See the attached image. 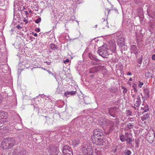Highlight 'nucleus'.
Here are the masks:
<instances>
[{
  "label": "nucleus",
  "instance_id": "f257e3e1",
  "mask_svg": "<svg viewBox=\"0 0 155 155\" xmlns=\"http://www.w3.org/2000/svg\"><path fill=\"white\" fill-rule=\"evenodd\" d=\"M93 135L91 136V139L93 143L99 146H107L109 142L105 138H101V137L103 135V131L100 129H95L93 131Z\"/></svg>",
  "mask_w": 155,
  "mask_h": 155
},
{
  "label": "nucleus",
  "instance_id": "f03ea898",
  "mask_svg": "<svg viewBox=\"0 0 155 155\" xmlns=\"http://www.w3.org/2000/svg\"><path fill=\"white\" fill-rule=\"evenodd\" d=\"M15 140L12 138H6L2 143L1 147L5 150H9L15 144Z\"/></svg>",
  "mask_w": 155,
  "mask_h": 155
},
{
  "label": "nucleus",
  "instance_id": "7ed1b4c3",
  "mask_svg": "<svg viewBox=\"0 0 155 155\" xmlns=\"http://www.w3.org/2000/svg\"><path fill=\"white\" fill-rule=\"evenodd\" d=\"M98 124L99 125L102 126L103 128L109 129V132L112 130L114 125V123L110 121L109 120H105L103 121H100Z\"/></svg>",
  "mask_w": 155,
  "mask_h": 155
},
{
  "label": "nucleus",
  "instance_id": "20e7f679",
  "mask_svg": "<svg viewBox=\"0 0 155 155\" xmlns=\"http://www.w3.org/2000/svg\"><path fill=\"white\" fill-rule=\"evenodd\" d=\"M107 45L106 44H104L100 47L98 50V54L103 58H106L110 54L109 50L108 49Z\"/></svg>",
  "mask_w": 155,
  "mask_h": 155
},
{
  "label": "nucleus",
  "instance_id": "39448f33",
  "mask_svg": "<svg viewBox=\"0 0 155 155\" xmlns=\"http://www.w3.org/2000/svg\"><path fill=\"white\" fill-rule=\"evenodd\" d=\"M62 152L64 155H73L72 150L70 147L67 145L64 147Z\"/></svg>",
  "mask_w": 155,
  "mask_h": 155
},
{
  "label": "nucleus",
  "instance_id": "423d86ee",
  "mask_svg": "<svg viewBox=\"0 0 155 155\" xmlns=\"http://www.w3.org/2000/svg\"><path fill=\"white\" fill-rule=\"evenodd\" d=\"M132 97L134 99V101H136L134 103V106L137 107H139L140 105L141 100L140 97L139 95L137 93H135L134 94H132Z\"/></svg>",
  "mask_w": 155,
  "mask_h": 155
},
{
  "label": "nucleus",
  "instance_id": "0eeeda50",
  "mask_svg": "<svg viewBox=\"0 0 155 155\" xmlns=\"http://www.w3.org/2000/svg\"><path fill=\"white\" fill-rule=\"evenodd\" d=\"M82 150L83 153L86 155H91L93 152L92 149L90 147H82Z\"/></svg>",
  "mask_w": 155,
  "mask_h": 155
},
{
  "label": "nucleus",
  "instance_id": "6e6552de",
  "mask_svg": "<svg viewBox=\"0 0 155 155\" xmlns=\"http://www.w3.org/2000/svg\"><path fill=\"white\" fill-rule=\"evenodd\" d=\"M105 68L103 66H99L97 67H94L92 68L89 71L90 73H93L96 72L99 70H101L104 69Z\"/></svg>",
  "mask_w": 155,
  "mask_h": 155
},
{
  "label": "nucleus",
  "instance_id": "1a4fd4ad",
  "mask_svg": "<svg viewBox=\"0 0 155 155\" xmlns=\"http://www.w3.org/2000/svg\"><path fill=\"white\" fill-rule=\"evenodd\" d=\"M125 39L123 37H121L119 38L117 40V45L120 46L122 47L125 45Z\"/></svg>",
  "mask_w": 155,
  "mask_h": 155
},
{
  "label": "nucleus",
  "instance_id": "9d476101",
  "mask_svg": "<svg viewBox=\"0 0 155 155\" xmlns=\"http://www.w3.org/2000/svg\"><path fill=\"white\" fill-rule=\"evenodd\" d=\"M131 51L135 54L137 55L139 52V50L137 48L136 46L134 45H132L130 46Z\"/></svg>",
  "mask_w": 155,
  "mask_h": 155
},
{
  "label": "nucleus",
  "instance_id": "9b49d317",
  "mask_svg": "<svg viewBox=\"0 0 155 155\" xmlns=\"http://www.w3.org/2000/svg\"><path fill=\"white\" fill-rule=\"evenodd\" d=\"M110 49L113 53H115L116 51V45L115 42H114L112 43V45H110Z\"/></svg>",
  "mask_w": 155,
  "mask_h": 155
},
{
  "label": "nucleus",
  "instance_id": "f8f14e48",
  "mask_svg": "<svg viewBox=\"0 0 155 155\" xmlns=\"http://www.w3.org/2000/svg\"><path fill=\"white\" fill-rule=\"evenodd\" d=\"M143 94H144V97L145 98H148L150 97V92L148 89H144Z\"/></svg>",
  "mask_w": 155,
  "mask_h": 155
},
{
  "label": "nucleus",
  "instance_id": "ddd939ff",
  "mask_svg": "<svg viewBox=\"0 0 155 155\" xmlns=\"http://www.w3.org/2000/svg\"><path fill=\"white\" fill-rule=\"evenodd\" d=\"M75 91H66L64 93V95L66 97H68V95H72L75 93Z\"/></svg>",
  "mask_w": 155,
  "mask_h": 155
},
{
  "label": "nucleus",
  "instance_id": "4468645a",
  "mask_svg": "<svg viewBox=\"0 0 155 155\" xmlns=\"http://www.w3.org/2000/svg\"><path fill=\"white\" fill-rule=\"evenodd\" d=\"M8 115V113L5 111H0V115L1 116L0 117V119L2 118V116H3L4 117H7Z\"/></svg>",
  "mask_w": 155,
  "mask_h": 155
},
{
  "label": "nucleus",
  "instance_id": "2eb2a0df",
  "mask_svg": "<svg viewBox=\"0 0 155 155\" xmlns=\"http://www.w3.org/2000/svg\"><path fill=\"white\" fill-rule=\"evenodd\" d=\"M80 143V141L78 140H74L72 141L71 144L74 147H76Z\"/></svg>",
  "mask_w": 155,
  "mask_h": 155
},
{
  "label": "nucleus",
  "instance_id": "dca6fc26",
  "mask_svg": "<svg viewBox=\"0 0 155 155\" xmlns=\"http://www.w3.org/2000/svg\"><path fill=\"white\" fill-rule=\"evenodd\" d=\"M144 84L141 79H139L138 82V86L139 88H141L143 85Z\"/></svg>",
  "mask_w": 155,
  "mask_h": 155
},
{
  "label": "nucleus",
  "instance_id": "f3484780",
  "mask_svg": "<svg viewBox=\"0 0 155 155\" xmlns=\"http://www.w3.org/2000/svg\"><path fill=\"white\" fill-rule=\"evenodd\" d=\"M126 141L127 143L130 144L134 141V140L131 138L129 137L126 139Z\"/></svg>",
  "mask_w": 155,
  "mask_h": 155
},
{
  "label": "nucleus",
  "instance_id": "a211bd4d",
  "mask_svg": "<svg viewBox=\"0 0 155 155\" xmlns=\"http://www.w3.org/2000/svg\"><path fill=\"white\" fill-rule=\"evenodd\" d=\"M18 155H28V153L26 151L23 150L20 151Z\"/></svg>",
  "mask_w": 155,
  "mask_h": 155
},
{
  "label": "nucleus",
  "instance_id": "6ab92c4d",
  "mask_svg": "<svg viewBox=\"0 0 155 155\" xmlns=\"http://www.w3.org/2000/svg\"><path fill=\"white\" fill-rule=\"evenodd\" d=\"M149 117V114H144L143 115V116L142 117V119L143 120L147 119Z\"/></svg>",
  "mask_w": 155,
  "mask_h": 155
},
{
  "label": "nucleus",
  "instance_id": "aec40b11",
  "mask_svg": "<svg viewBox=\"0 0 155 155\" xmlns=\"http://www.w3.org/2000/svg\"><path fill=\"white\" fill-rule=\"evenodd\" d=\"M126 139L124 136L123 135H121L120 136V139L121 140L122 142H124L126 140Z\"/></svg>",
  "mask_w": 155,
  "mask_h": 155
},
{
  "label": "nucleus",
  "instance_id": "412c9836",
  "mask_svg": "<svg viewBox=\"0 0 155 155\" xmlns=\"http://www.w3.org/2000/svg\"><path fill=\"white\" fill-rule=\"evenodd\" d=\"M127 127L130 129L134 127V125L133 123H129L127 125Z\"/></svg>",
  "mask_w": 155,
  "mask_h": 155
},
{
  "label": "nucleus",
  "instance_id": "4be33fe9",
  "mask_svg": "<svg viewBox=\"0 0 155 155\" xmlns=\"http://www.w3.org/2000/svg\"><path fill=\"white\" fill-rule=\"evenodd\" d=\"M125 155H130L131 153V152L128 150H126L124 152Z\"/></svg>",
  "mask_w": 155,
  "mask_h": 155
},
{
  "label": "nucleus",
  "instance_id": "5701e85b",
  "mask_svg": "<svg viewBox=\"0 0 155 155\" xmlns=\"http://www.w3.org/2000/svg\"><path fill=\"white\" fill-rule=\"evenodd\" d=\"M142 108L144 110V112H147L149 110L148 106L147 105L145 106L144 107H142Z\"/></svg>",
  "mask_w": 155,
  "mask_h": 155
},
{
  "label": "nucleus",
  "instance_id": "b1692460",
  "mask_svg": "<svg viewBox=\"0 0 155 155\" xmlns=\"http://www.w3.org/2000/svg\"><path fill=\"white\" fill-rule=\"evenodd\" d=\"M123 89V93L124 94L126 93L127 91V89L124 86L121 87Z\"/></svg>",
  "mask_w": 155,
  "mask_h": 155
},
{
  "label": "nucleus",
  "instance_id": "393cba45",
  "mask_svg": "<svg viewBox=\"0 0 155 155\" xmlns=\"http://www.w3.org/2000/svg\"><path fill=\"white\" fill-rule=\"evenodd\" d=\"M50 48L51 49H54L55 48V45L54 44H51L49 46Z\"/></svg>",
  "mask_w": 155,
  "mask_h": 155
},
{
  "label": "nucleus",
  "instance_id": "a878e982",
  "mask_svg": "<svg viewBox=\"0 0 155 155\" xmlns=\"http://www.w3.org/2000/svg\"><path fill=\"white\" fill-rule=\"evenodd\" d=\"M89 58L91 59H93L95 58L94 56L91 53H90L89 54Z\"/></svg>",
  "mask_w": 155,
  "mask_h": 155
},
{
  "label": "nucleus",
  "instance_id": "bb28decb",
  "mask_svg": "<svg viewBox=\"0 0 155 155\" xmlns=\"http://www.w3.org/2000/svg\"><path fill=\"white\" fill-rule=\"evenodd\" d=\"M41 21V19L40 18H38L37 19L35 20V22L37 24H38Z\"/></svg>",
  "mask_w": 155,
  "mask_h": 155
},
{
  "label": "nucleus",
  "instance_id": "cd10ccee",
  "mask_svg": "<svg viewBox=\"0 0 155 155\" xmlns=\"http://www.w3.org/2000/svg\"><path fill=\"white\" fill-rule=\"evenodd\" d=\"M110 11V10H109L108 9H105V15L106 14V13H107V15H108L109 14V12Z\"/></svg>",
  "mask_w": 155,
  "mask_h": 155
},
{
  "label": "nucleus",
  "instance_id": "c85d7f7f",
  "mask_svg": "<svg viewBox=\"0 0 155 155\" xmlns=\"http://www.w3.org/2000/svg\"><path fill=\"white\" fill-rule=\"evenodd\" d=\"M23 21L24 22H25V24H27V23H28V20L26 19L25 18H24L23 20Z\"/></svg>",
  "mask_w": 155,
  "mask_h": 155
},
{
  "label": "nucleus",
  "instance_id": "c756f323",
  "mask_svg": "<svg viewBox=\"0 0 155 155\" xmlns=\"http://www.w3.org/2000/svg\"><path fill=\"white\" fill-rule=\"evenodd\" d=\"M151 59L153 60H155V54H153L151 57Z\"/></svg>",
  "mask_w": 155,
  "mask_h": 155
},
{
  "label": "nucleus",
  "instance_id": "7c9ffc66",
  "mask_svg": "<svg viewBox=\"0 0 155 155\" xmlns=\"http://www.w3.org/2000/svg\"><path fill=\"white\" fill-rule=\"evenodd\" d=\"M25 15L26 16V18H27L28 17V12L27 11H25L24 12Z\"/></svg>",
  "mask_w": 155,
  "mask_h": 155
},
{
  "label": "nucleus",
  "instance_id": "2f4dec72",
  "mask_svg": "<svg viewBox=\"0 0 155 155\" xmlns=\"http://www.w3.org/2000/svg\"><path fill=\"white\" fill-rule=\"evenodd\" d=\"M69 62V60L68 59H66L65 60L63 61V62L65 63L66 62Z\"/></svg>",
  "mask_w": 155,
  "mask_h": 155
},
{
  "label": "nucleus",
  "instance_id": "473e14b6",
  "mask_svg": "<svg viewBox=\"0 0 155 155\" xmlns=\"http://www.w3.org/2000/svg\"><path fill=\"white\" fill-rule=\"evenodd\" d=\"M137 87V85H136V84L134 83L133 84L132 87H133V88H134L136 87Z\"/></svg>",
  "mask_w": 155,
  "mask_h": 155
},
{
  "label": "nucleus",
  "instance_id": "72a5a7b5",
  "mask_svg": "<svg viewBox=\"0 0 155 155\" xmlns=\"http://www.w3.org/2000/svg\"><path fill=\"white\" fill-rule=\"evenodd\" d=\"M134 90L135 92H137V87L134 88Z\"/></svg>",
  "mask_w": 155,
  "mask_h": 155
},
{
  "label": "nucleus",
  "instance_id": "f704fd0d",
  "mask_svg": "<svg viewBox=\"0 0 155 155\" xmlns=\"http://www.w3.org/2000/svg\"><path fill=\"white\" fill-rule=\"evenodd\" d=\"M32 34H34V36L35 37H37L38 35L37 33H34V32H32Z\"/></svg>",
  "mask_w": 155,
  "mask_h": 155
},
{
  "label": "nucleus",
  "instance_id": "c9c22d12",
  "mask_svg": "<svg viewBox=\"0 0 155 155\" xmlns=\"http://www.w3.org/2000/svg\"><path fill=\"white\" fill-rule=\"evenodd\" d=\"M150 74V73L149 72H146V73H145V76H147L148 77V75H149Z\"/></svg>",
  "mask_w": 155,
  "mask_h": 155
},
{
  "label": "nucleus",
  "instance_id": "e433bc0d",
  "mask_svg": "<svg viewBox=\"0 0 155 155\" xmlns=\"http://www.w3.org/2000/svg\"><path fill=\"white\" fill-rule=\"evenodd\" d=\"M127 74L128 75H132V74L131 72H128Z\"/></svg>",
  "mask_w": 155,
  "mask_h": 155
},
{
  "label": "nucleus",
  "instance_id": "4c0bfd02",
  "mask_svg": "<svg viewBox=\"0 0 155 155\" xmlns=\"http://www.w3.org/2000/svg\"><path fill=\"white\" fill-rule=\"evenodd\" d=\"M16 27L18 29H20V28H21V27L19 25H18L17 26H16Z\"/></svg>",
  "mask_w": 155,
  "mask_h": 155
},
{
  "label": "nucleus",
  "instance_id": "58836bf2",
  "mask_svg": "<svg viewBox=\"0 0 155 155\" xmlns=\"http://www.w3.org/2000/svg\"><path fill=\"white\" fill-rule=\"evenodd\" d=\"M104 23L106 24V25H105V26H106L107 25V22L106 21L104 20Z\"/></svg>",
  "mask_w": 155,
  "mask_h": 155
},
{
  "label": "nucleus",
  "instance_id": "ea45409f",
  "mask_svg": "<svg viewBox=\"0 0 155 155\" xmlns=\"http://www.w3.org/2000/svg\"><path fill=\"white\" fill-rule=\"evenodd\" d=\"M45 62L48 65L50 64V63L49 62H48L47 61H45Z\"/></svg>",
  "mask_w": 155,
  "mask_h": 155
},
{
  "label": "nucleus",
  "instance_id": "a19ab883",
  "mask_svg": "<svg viewBox=\"0 0 155 155\" xmlns=\"http://www.w3.org/2000/svg\"><path fill=\"white\" fill-rule=\"evenodd\" d=\"M148 139V141H149L150 142H151V141H153V139H151V140H150V139Z\"/></svg>",
  "mask_w": 155,
  "mask_h": 155
},
{
  "label": "nucleus",
  "instance_id": "79ce46f5",
  "mask_svg": "<svg viewBox=\"0 0 155 155\" xmlns=\"http://www.w3.org/2000/svg\"><path fill=\"white\" fill-rule=\"evenodd\" d=\"M129 80L130 81H132V80H132V78H130L129 79Z\"/></svg>",
  "mask_w": 155,
  "mask_h": 155
},
{
  "label": "nucleus",
  "instance_id": "37998d69",
  "mask_svg": "<svg viewBox=\"0 0 155 155\" xmlns=\"http://www.w3.org/2000/svg\"><path fill=\"white\" fill-rule=\"evenodd\" d=\"M40 31V29H38L37 30V31L38 32H39Z\"/></svg>",
  "mask_w": 155,
  "mask_h": 155
},
{
  "label": "nucleus",
  "instance_id": "c03bdc74",
  "mask_svg": "<svg viewBox=\"0 0 155 155\" xmlns=\"http://www.w3.org/2000/svg\"><path fill=\"white\" fill-rule=\"evenodd\" d=\"M25 9V7H23V10H24V9Z\"/></svg>",
  "mask_w": 155,
  "mask_h": 155
},
{
  "label": "nucleus",
  "instance_id": "a18cd8bd",
  "mask_svg": "<svg viewBox=\"0 0 155 155\" xmlns=\"http://www.w3.org/2000/svg\"><path fill=\"white\" fill-rule=\"evenodd\" d=\"M129 116L131 115V112H130V113L129 114Z\"/></svg>",
  "mask_w": 155,
  "mask_h": 155
},
{
  "label": "nucleus",
  "instance_id": "49530a36",
  "mask_svg": "<svg viewBox=\"0 0 155 155\" xmlns=\"http://www.w3.org/2000/svg\"><path fill=\"white\" fill-rule=\"evenodd\" d=\"M29 12H30V13H31V10H30V11H29Z\"/></svg>",
  "mask_w": 155,
  "mask_h": 155
}]
</instances>
